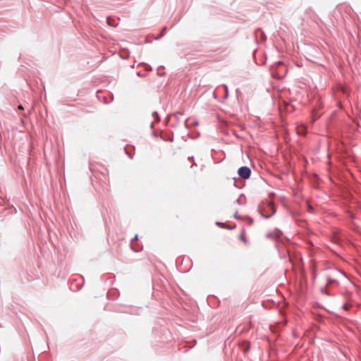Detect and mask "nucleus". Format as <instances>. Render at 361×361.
Returning a JSON list of instances; mask_svg holds the SVG:
<instances>
[{"instance_id":"nucleus-18","label":"nucleus","mask_w":361,"mask_h":361,"mask_svg":"<svg viewBox=\"0 0 361 361\" xmlns=\"http://www.w3.org/2000/svg\"><path fill=\"white\" fill-rule=\"evenodd\" d=\"M166 141L173 142V137H169V139L166 140Z\"/></svg>"},{"instance_id":"nucleus-20","label":"nucleus","mask_w":361,"mask_h":361,"mask_svg":"<svg viewBox=\"0 0 361 361\" xmlns=\"http://www.w3.org/2000/svg\"><path fill=\"white\" fill-rule=\"evenodd\" d=\"M18 109H23V107L21 105H20V106H18Z\"/></svg>"},{"instance_id":"nucleus-14","label":"nucleus","mask_w":361,"mask_h":361,"mask_svg":"<svg viewBox=\"0 0 361 361\" xmlns=\"http://www.w3.org/2000/svg\"><path fill=\"white\" fill-rule=\"evenodd\" d=\"M89 169H90V170L92 172H93V171L95 170V169H94V165H93L92 163H90V165H89Z\"/></svg>"},{"instance_id":"nucleus-10","label":"nucleus","mask_w":361,"mask_h":361,"mask_svg":"<svg viewBox=\"0 0 361 361\" xmlns=\"http://www.w3.org/2000/svg\"><path fill=\"white\" fill-rule=\"evenodd\" d=\"M216 225L221 226H222L224 228H228L229 230H232V229H233L235 227V226H226L225 223L219 222V221H216Z\"/></svg>"},{"instance_id":"nucleus-13","label":"nucleus","mask_w":361,"mask_h":361,"mask_svg":"<svg viewBox=\"0 0 361 361\" xmlns=\"http://www.w3.org/2000/svg\"><path fill=\"white\" fill-rule=\"evenodd\" d=\"M321 292H322V293H323V294H326V295H329V292L326 290V288H321Z\"/></svg>"},{"instance_id":"nucleus-17","label":"nucleus","mask_w":361,"mask_h":361,"mask_svg":"<svg viewBox=\"0 0 361 361\" xmlns=\"http://www.w3.org/2000/svg\"><path fill=\"white\" fill-rule=\"evenodd\" d=\"M233 217H234L235 219H240V216H238V213H237V212H235V214L233 215Z\"/></svg>"},{"instance_id":"nucleus-8","label":"nucleus","mask_w":361,"mask_h":361,"mask_svg":"<svg viewBox=\"0 0 361 361\" xmlns=\"http://www.w3.org/2000/svg\"><path fill=\"white\" fill-rule=\"evenodd\" d=\"M128 148H130V149H132V151H134L135 150V147L134 146H126L125 148H124V150H125V152L126 154L128 156V157L130 159H133V153L131 151H130L128 149Z\"/></svg>"},{"instance_id":"nucleus-6","label":"nucleus","mask_w":361,"mask_h":361,"mask_svg":"<svg viewBox=\"0 0 361 361\" xmlns=\"http://www.w3.org/2000/svg\"><path fill=\"white\" fill-rule=\"evenodd\" d=\"M342 276H345V274L338 269H334L332 271V274L331 275V276H332L334 279H337L338 277Z\"/></svg>"},{"instance_id":"nucleus-11","label":"nucleus","mask_w":361,"mask_h":361,"mask_svg":"<svg viewBox=\"0 0 361 361\" xmlns=\"http://www.w3.org/2000/svg\"><path fill=\"white\" fill-rule=\"evenodd\" d=\"M243 198H245L244 195H240V197L237 199L236 202L240 205H243L245 204V202L243 200Z\"/></svg>"},{"instance_id":"nucleus-5","label":"nucleus","mask_w":361,"mask_h":361,"mask_svg":"<svg viewBox=\"0 0 361 361\" xmlns=\"http://www.w3.org/2000/svg\"><path fill=\"white\" fill-rule=\"evenodd\" d=\"M296 131L298 135H305L307 132L306 131V127L304 125L297 126Z\"/></svg>"},{"instance_id":"nucleus-4","label":"nucleus","mask_w":361,"mask_h":361,"mask_svg":"<svg viewBox=\"0 0 361 361\" xmlns=\"http://www.w3.org/2000/svg\"><path fill=\"white\" fill-rule=\"evenodd\" d=\"M138 239V235L137 234H135L134 238L131 239V249L134 251V252H139L142 250V246H140V245H134L133 243L134 242L137 241Z\"/></svg>"},{"instance_id":"nucleus-3","label":"nucleus","mask_w":361,"mask_h":361,"mask_svg":"<svg viewBox=\"0 0 361 361\" xmlns=\"http://www.w3.org/2000/svg\"><path fill=\"white\" fill-rule=\"evenodd\" d=\"M267 207L271 210V214H265L264 212H263V209L262 207H259V212L261 214V215L265 218V219H268L269 218L270 216H271L273 214H274L276 213V209L274 207V205H272L271 204L269 203L267 204Z\"/></svg>"},{"instance_id":"nucleus-22","label":"nucleus","mask_w":361,"mask_h":361,"mask_svg":"<svg viewBox=\"0 0 361 361\" xmlns=\"http://www.w3.org/2000/svg\"><path fill=\"white\" fill-rule=\"evenodd\" d=\"M253 222V220L252 219H250V224H252Z\"/></svg>"},{"instance_id":"nucleus-15","label":"nucleus","mask_w":361,"mask_h":361,"mask_svg":"<svg viewBox=\"0 0 361 361\" xmlns=\"http://www.w3.org/2000/svg\"><path fill=\"white\" fill-rule=\"evenodd\" d=\"M188 160L193 161V164L191 166V167H192L193 165H196L195 162L194 161V157L193 156L189 157H188Z\"/></svg>"},{"instance_id":"nucleus-21","label":"nucleus","mask_w":361,"mask_h":361,"mask_svg":"<svg viewBox=\"0 0 361 361\" xmlns=\"http://www.w3.org/2000/svg\"><path fill=\"white\" fill-rule=\"evenodd\" d=\"M107 23H109V19L106 18Z\"/></svg>"},{"instance_id":"nucleus-9","label":"nucleus","mask_w":361,"mask_h":361,"mask_svg":"<svg viewBox=\"0 0 361 361\" xmlns=\"http://www.w3.org/2000/svg\"><path fill=\"white\" fill-rule=\"evenodd\" d=\"M326 281H327V284L328 285H331V284H333V283H336V284L338 283V279H334V278H333L331 276H328L326 277Z\"/></svg>"},{"instance_id":"nucleus-12","label":"nucleus","mask_w":361,"mask_h":361,"mask_svg":"<svg viewBox=\"0 0 361 361\" xmlns=\"http://www.w3.org/2000/svg\"><path fill=\"white\" fill-rule=\"evenodd\" d=\"M240 239L245 243H247V240L246 239V238L243 235V234H241L240 235Z\"/></svg>"},{"instance_id":"nucleus-7","label":"nucleus","mask_w":361,"mask_h":361,"mask_svg":"<svg viewBox=\"0 0 361 361\" xmlns=\"http://www.w3.org/2000/svg\"><path fill=\"white\" fill-rule=\"evenodd\" d=\"M243 353H247L250 349V343L248 341H244L241 345Z\"/></svg>"},{"instance_id":"nucleus-16","label":"nucleus","mask_w":361,"mask_h":361,"mask_svg":"<svg viewBox=\"0 0 361 361\" xmlns=\"http://www.w3.org/2000/svg\"><path fill=\"white\" fill-rule=\"evenodd\" d=\"M343 307L345 310H349V306L347 305V304H344L343 305Z\"/></svg>"},{"instance_id":"nucleus-2","label":"nucleus","mask_w":361,"mask_h":361,"mask_svg":"<svg viewBox=\"0 0 361 361\" xmlns=\"http://www.w3.org/2000/svg\"><path fill=\"white\" fill-rule=\"evenodd\" d=\"M239 176L243 179H248L251 176V170L248 166H243L238 170Z\"/></svg>"},{"instance_id":"nucleus-19","label":"nucleus","mask_w":361,"mask_h":361,"mask_svg":"<svg viewBox=\"0 0 361 361\" xmlns=\"http://www.w3.org/2000/svg\"><path fill=\"white\" fill-rule=\"evenodd\" d=\"M350 218H351L352 219H354V216H353L352 214H350Z\"/></svg>"},{"instance_id":"nucleus-1","label":"nucleus","mask_w":361,"mask_h":361,"mask_svg":"<svg viewBox=\"0 0 361 361\" xmlns=\"http://www.w3.org/2000/svg\"><path fill=\"white\" fill-rule=\"evenodd\" d=\"M287 71L286 67L281 62H278L276 65V72L273 73L274 77L281 79L283 78Z\"/></svg>"}]
</instances>
